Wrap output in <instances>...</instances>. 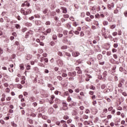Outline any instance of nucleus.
<instances>
[{
    "label": "nucleus",
    "instance_id": "34",
    "mask_svg": "<svg viewBox=\"0 0 127 127\" xmlns=\"http://www.w3.org/2000/svg\"><path fill=\"white\" fill-rule=\"evenodd\" d=\"M31 117H33V118H35V117H36V115H35L34 113H32L30 114Z\"/></svg>",
    "mask_w": 127,
    "mask_h": 127
},
{
    "label": "nucleus",
    "instance_id": "52",
    "mask_svg": "<svg viewBox=\"0 0 127 127\" xmlns=\"http://www.w3.org/2000/svg\"><path fill=\"white\" fill-rule=\"evenodd\" d=\"M71 101H72V98H71V97H68L67 101L71 102Z\"/></svg>",
    "mask_w": 127,
    "mask_h": 127
},
{
    "label": "nucleus",
    "instance_id": "44",
    "mask_svg": "<svg viewBox=\"0 0 127 127\" xmlns=\"http://www.w3.org/2000/svg\"><path fill=\"white\" fill-rule=\"evenodd\" d=\"M63 34H58V37L59 38H61V37H63Z\"/></svg>",
    "mask_w": 127,
    "mask_h": 127
},
{
    "label": "nucleus",
    "instance_id": "29",
    "mask_svg": "<svg viewBox=\"0 0 127 127\" xmlns=\"http://www.w3.org/2000/svg\"><path fill=\"white\" fill-rule=\"evenodd\" d=\"M111 54H112V52L111 51H108L106 53L107 56H110Z\"/></svg>",
    "mask_w": 127,
    "mask_h": 127
},
{
    "label": "nucleus",
    "instance_id": "39",
    "mask_svg": "<svg viewBox=\"0 0 127 127\" xmlns=\"http://www.w3.org/2000/svg\"><path fill=\"white\" fill-rule=\"evenodd\" d=\"M63 33L64 35H67V34H68V32L66 30H64Z\"/></svg>",
    "mask_w": 127,
    "mask_h": 127
},
{
    "label": "nucleus",
    "instance_id": "58",
    "mask_svg": "<svg viewBox=\"0 0 127 127\" xmlns=\"http://www.w3.org/2000/svg\"><path fill=\"white\" fill-rule=\"evenodd\" d=\"M32 105L34 107H36V106H37V103L36 102H34Z\"/></svg>",
    "mask_w": 127,
    "mask_h": 127
},
{
    "label": "nucleus",
    "instance_id": "56",
    "mask_svg": "<svg viewBox=\"0 0 127 127\" xmlns=\"http://www.w3.org/2000/svg\"><path fill=\"white\" fill-rule=\"evenodd\" d=\"M118 34V33L116 32H114L113 33L112 35H113V36H116V35H117Z\"/></svg>",
    "mask_w": 127,
    "mask_h": 127
},
{
    "label": "nucleus",
    "instance_id": "53",
    "mask_svg": "<svg viewBox=\"0 0 127 127\" xmlns=\"http://www.w3.org/2000/svg\"><path fill=\"white\" fill-rule=\"evenodd\" d=\"M101 88V89H105L106 88V85L105 84L102 85Z\"/></svg>",
    "mask_w": 127,
    "mask_h": 127
},
{
    "label": "nucleus",
    "instance_id": "16",
    "mask_svg": "<svg viewBox=\"0 0 127 127\" xmlns=\"http://www.w3.org/2000/svg\"><path fill=\"white\" fill-rule=\"evenodd\" d=\"M75 49L74 48V47H70V48H69V49H68V51L70 52H73V51H74V50Z\"/></svg>",
    "mask_w": 127,
    "mask_h": 127
},
{
    "label": "nucleus",
    "instance_id": "23",
    "mask_svg": "<svg viewBox=\"0 0 127 127\" xmlns=\"http://www.w3.org/2000/svg\"><path fill=\"white\" fill-rule=\"evenodd\" d=\"M67 48H68V47L67 46H63L62 47V49L64 50L67 49Z\"/></svg>",
    "mask_w": 127,
    "mask_h": 127
},
{
    "label": "nucleus",
    "instance_id": "30",
    "mask_svg": "<svg viewBox=\"0 0 127 127\" xmlns=\"http://www.w3.org/2000/svg\"><path fill=\"white\" fill-rule=\"evenodd\" d=\"M65 55H66V56H68V57H71V54L69 53L66 52Z\"/></svg>",
    "mask_w": 127,
    "mask_h": 127
},
{
    "label": "nucleus",
    "instance_id": "35",
    "mask_svg": "<svg viewBox=\"0 0 127 127\" xmlns=\"http://www.w3.org/2000/svg\"><path fill=\"white\" fill-rule=\"evenodd\" d=\"M35 17H36V18H40V15L38 14H35L34 15Z\"/></svg>",
    "mask_w": 127,
    "mask_h": 127
},
{
    "label": "nucleus",
    "instance_id": "15",
    "mask_svg": "<svg viewBox=\"0 0 127 127\" xmlns=\"http://www.w3.org/2000/svg\"><path fill=\"white\" fill-rule=\"evenodd\" d=\"M53 39L54 40H57V35H56V34H54L53 35Z\"/></svg>",
    "mask_w": 127,
    "mask_h": 127
},
{
    "label": "nucleus",
    "instance_id": "22",
    "mask_svg": "<svg viewBox=\"0 0 127 127\" xmlns=\"http://www.w3.org/2000/svg\"><path fill=\"white\" fill-rule=\"evenodd\" d=\"M11 126H12V127H17V125L15 124L13 122L11 123Z\"/></svg>",
    "mask_w": 127,
    "mask_h": 127
},
{
    "label": "nucleus",
    "instance_id": "28",
    "mask_svg": "<svg viewBox=\"0 0 127 127\" xmlns=\"http://www.w3.org/2000/svg\"><path fill=\"white\" fill-rule=\"evenodd\" d=\"M15 27L17 29H19V28H20V25H19V24H15Z\"/></svg>",
    "mask_w": 127,
    "mask_h": 127
},
{
    "label": "nucleus",
    "instance_id": "4",
    "mask_svg": "<svg viewBox=\"0 0 127 127\" xmlns=\"http://www.w3.org/2000/svg\"><path fill=\"white\" fill-rule=\"evenodd\" d=\"M57 63L59 66H62L63 65V61L61 60H58Z\"/></svg>",
    "mask_w": 127,
    "mask_h": 127
},
{
    "label": "nucleus",
    "instance_id": "63",
    "mask_svg": "<svg viewBox=\"0 0 127 127\" xmlns=\"http://www.w3.org/2000/svg\"><path fill=\"white\" fill-rule=\"evenodd\" d=\"M26 69H27V70H30V65H28L26 66Z\"/></svg>",
    "mask_w": 127,
    "mask_h": 127
},
{
    "label": "nucleus",
    "instance_id": "18",
    "mask_svg": "<svg viewBox=\"0 0 127 127\" xmlns=\"http://www.w3.org/2000/svg\"><path fill=\"white\" fill-rule=\"evenodd\" d=\"M20 70H24V65L23 64H20Z\"/></svg>",
    "mask_w": 127,
    "mask_h": 127
},
{
    "label": "nucleus",
    "instance_id": "21",
    "mask_svg": "<svg viewBox=\"0 0 127 127\" xmlns=\"http://www.w3.org/2000/svg\"><path fill=\"white\" fill-rule=\"evenodd\" d=\"M83 119H84V120H87V119H89V116L87 115H83Z\"/></svg>",
    "mask_w": 127,
    "mask_h": 127
},
{
    "label": "nucleus",
    "instance_id": "20",
    "mask_svg": "<svg viewBox=\"0 0 127 127\" xmlns=\"http://www.w3.org/2000/svg\"><path fill=\"white\" fill-rule=\"evenodd\" d=\"M102 56L101 54H99L97 56V58L99 60H101L102 59Z\"/></svg>",
    "mask_w": 127,
    "mask_h": 127
},
{
    "label": "nucleus",
    "instance_id": "59",
    "mask_svg": "<svg viewBox=\"0 0 127 127\" xmlns=\"http://www.w3.org/2000/svg\"><path fill=\"white\" fill-rule=\"evenodd\" d=\"M113 110V107H110L108 108V111L109 112H111V111Z\"/></svg>",
    "mask_w": 127,
    "mask_h": 127
},
{
    "label": "nucleus",
    "instance_id": "55",
    "mask_svg": "<svg viewBox=\"0 0 127 127\" xmlns=\"http://www.w3.org/2000/svg\"><path fill=\"white\" fill-rule=\"evenodd\" d=\"M64 120H68V119H69V117L68 116H64Z\"/></svg>",
    "mask_w": 127,
    "mask_h": 127
},
{
    "label": "nucleus",
    "instance_id": "10",
    "mask_svg": "<svg viewBox=\"0 0 127 127\" xmlns=\"http://www.w3.org/2000/svg\"><path fill=\"white\" fill-rule=\"evenodd\" d=\"M35 24L36 25H41V21L40 20H36L35 22Z\"/></svg>",
    "mask_w": 127,
    "mask_h": 127
},
{
    "label": "nucleus",
    "instance_id": "13",
    "mask_svg": "<svg viewBox=\"0 0 127 127\" xmlns=\"http://www.w3.org/2000/svg\"><path fill=\"white\" fill-rule=\"evenodd\" d=\"M36 100V99H35V97L33 96L31 97L30 98V101H31V102H34Z\"/></svg>",
    "mask_w": 127,
    "mask_h": 127
},
{
    "label": "nucleus",
    "instance_id": "54",
    "mask_svg": "<svg viewBox=\"0 0 127 127\" xmlns=\"http://www.w3.org/2000/svg\"><path fill=\"white\" fill-rule=\"evenodd\" d=\"M79 109L83 111V110H84L85 109V108L84 107V106H82L79 107Z\"/></svg>",
    "mask_w": 127,
    "mask_h": 127
},
{
    "label": "nucleus",
    "instance_id": "38",
    "mask_svg": "<svg viewBox=\"0 0 127 127\" xmlns=\"http://www.w3.org/2000/svg\"><path fill=\"white\" fill-rule=\"evenodd\" d=\"M64 97L65 96H68V95H69V92H68V91H65L64 94Z\"/></svg>",
    "mask_w": 127,
    "mask_h": 127
},
{
    "label": "nucleus",
    "instance_id": "50",
    "mask_svg": "<svg viewBox=\"0 0 127 127\" xmlns=\"http://www.w3.org/2000/svg\"><path fill=\"white\" fill-rule=\"evenodd\" d=\"M71 123H72V120L69 119L67 121V124H71Z\"/></svg>",
    "mask_w": 127,
    "mask_h": 127
},
{
    "label": "nucleus",
    "instance_id": "8",
    "mask_svg": "<svg viewBox=\"0 0 127 127\" xmlns=\"http://www.w3.org/2000/svg\"><path fill=\"white\" fill-rule=\"evenodd\" d=\"M30 4L27 1H25L24 3L22 4V6H29Z\"/></svg>",
    "mask_w": 127,
    "mask_h": 127
},
{
    "label": "nucleus",
    "instance_id": "64",
    "mask_svg": "<svg viewBox=\"0 0 127 127\" xmlns=\"http://www.w3.org/2000/svg\"><path fill=\"white\" fill-rule=\"evenodd\" d=\"M85 114H90V110H86L85 111Z\"/></svg>",
    "mask_w": 127,
    "mask_h": 127
},
{
    "label": "nucleus",
    "instance_id": "17",
    "mask_svg": "<svg viewBox=\"0 0 127 127\" xmlns=\"http://www.w3.org/2000/svg\"><path fill=\"white\" fill-rule=\"evenodd\" d=\"M31 58H32V56L29 55L27 56L26 59L27 60H30Z\"/></svg>",
    "mask_w": 127,
    "mask_h": 127
},
{
    "label": "nucleus",
    "instance_id": "45",
    "mask_svg": "<svg viewBox=\"0 0 127 127\" xmlns=\"http://www.w3.org/2000/svg\"><path fill=\"white\" fill-rule=\"evenodd\" d=\"M62 76V77H65L67 76V74L63 72Z\"/></svg>",
    "mask_w": 127,
    "mask_h": 127
},
{
    "label": "nucleus",
    "instance_id": "36",
    "mask_svg": "<svg viewBox=\"0 0 127 127\" xmlns=\"http://www.w3.org/2000/svg\"><path fill=\"white\" fill-rule=\"evenodd\" d=\"M0 123L1 125H4L5 124V122L2 120H0Z\"/></svg>",
    "mask_w": 127,
    "mask_h": 127
},
{
    "label": "nucleus",
    "instance_id": "32",
    "mask_svg": "<svg viewBox=\"0 0 127 127\" xmlns=\"http://www.w3.org/2000/svg\"><path fill=\"white\" fill-rule=\"evenodd\" d=\"M50 45L51 46H54V45H55V42L52 41L50 43Z\"/></svg>",
    "mask_w": 127,
    "mask_h": 127
},
{
    "label": "nucleus",
    "instance_id": "25",
    "mask_svg": "<svg viewBox=\"0 0 127 127\" xmlns=\"http://www.w3.org/2000/svg\"><path fill=\"white\" fill-rule=\"evenodd\" d=\"M103 24L104 25L106 26V25H108V24H109V22L107 21H104L103 22Z\"/></svg>",
    "mask_w": 127,
    "mask_h": 127
},
{
    "label": "nucleus",
    "instance_id": "40",
    "mask_svg": "<svg viewBox=\"0 0 127 127\" xmlns=\"http://www.w3.org/2000/svg\"><path fill=\"white\" fill-rule=\"evenodd\" d=\"M47 33H50L51 32V29L49 28L46 31Z\"/></svg>",
    "mask_w": 127,
    "mask_h": 127
},
{
    "label": "nucleus",
    "instance_id": "37",
    "mask_svg": "<svg viewBox=\"0 0 127 127\" xmlns=\"http://www.w3.org/2000/svg\"><path fill=\"white\" fill-rule=\"evenodd\" d=\"M72 73V77H75L76 76V71H73Z\"/></svg>",
    "mask_w": 127,
    "mask_h": 127
},
{
    "label": "nucleus",
    "instance_id": "3",
    "mask_svg": "<svg viewBox=\"0 0 127 127\" xmlns=\"http://www.w3.org/2000/svg\"><path fill=\"white\" fill-rule=\"evenodd\" d=\"M106 31V28H103V29L102 31V34L104 35L105 39L108 38V33H105V31Z\"/></svg>",
    "mask_w": 127,
    "mask_h": 127
},
{
    "label": "nucleus",
    "instance_id": "33",
    "mask_svg": "<svg viewBox=\"0 0 127 127\" xmlns=\"http://www.w3.org/2000/svg\"><path fill=\"white\" fill-rule=\"evenodd\" d=\"M47 11H48V10H47V9H45L43 10V13H44V14H45L46 13H47Z\"/></svg>",
    "mask_w": 127,
    "mask_h": 127
},
{
    "label": "nucleus",
    "instance_id": "57",
    "mask_svg": "<svg viewBox=\"0 0 127 127\" xmlns=\"http://www.w3.org/2000/svg\"><path fill=\"white\" fill-rule=\"evenodd\" d=\"M6 100L7 101H10V100H11V98L10 97H8L6 98Z\"/></svg>",
    "mask_w": 127,
    "mask_h": 127
},
{
    "label": "nucleus",
    "instance_id": "43",
    "mask_svg": "<svg viewBox=\"0 0 127 127\" xmlns=\"http://www.w3.org/2000/svg\"><path fill=\"white\" fill-rule=\"evenodd\" d=\"M90 89H91V90H95V89H96V87H95V86L91 85L90 87Z\"/></svg>",
    "mask_w": 127,
    "mask_h": 127
},
{
    "label": "nucleus",
    "instance_id": "31",
    "mask_svg": "<svg viewBox=\"0 0 127 127\" xmlns=\"http://www.w3.org/2000/svg\"><path fill=\"white\" fill-rule=\"evenodd\" d=\"M66 26L67 28H71V24H69V23H67L66 24Z\"/></svg>",
    "mask_w": 127,
    "mask_h": 127
},
{
    "label": "nucleus",
    "instance_id": "61",
    "mask_svg": "<svg viewBox=\"0 0 127 127\" xmlns=\"http://www.w3.org/2000/svg\"><path fill=\"white\" fill-rule=\"evenodd\" d=\"M49 103H50V104H53L54 103V101H53V100H52V99H51L50 100V101H49Z\"/></svg>",
    "mask_w": 127,
    "mask_h": 127
},
{
    "label": "nucleus",
    "instance_id": "26",
    "mask_svg": "<svg viewBox=\"0 0 127 127\" xmlns=\"http://www.w3.org/2000/svg\"><path fill=\"white\" fill-rule=\"evenodd\" d=\"M57 79H58V80H59L60 81H61L63 80V78H62L61 76H58Z\"/></svg>",
    "mask_w": 127,
    "mask_h": 127
},
{
    "label": "nucleus",
    "instance_id": "41",
    "mask_svg": "<svg viewBox=\"0 0 127 127\" xmlns=\"http://www.w3.org/2000/svg\"><path fill=\"white\" fill-rule=\"evenodd\" d=\"M5 92L6 93H9V92H10V90H9V88H7L5 89Z\"/></svg>",
    "mask_w": 127,
    "mask_h": 127
},
{
    "label": "nucleus",
    "instance_id": "51",
    "mask_svg": "<svg viewBox=\"0 0 127 127\" xmlns=\"http://www.w3.org/2000/svg\"><path fill=\"white\" fill-rule=\"evenodd\" d=\"M118 35H122V30H119L118 32Z\"/></svg>",
    "mask_w": 127,
    "mask_h": 127
},
{
    "label": "nucleus",
    "instance_id": "48",
    "mask_svg": "<svg viewBox=\"0 0 127 127\" xmlns=\"http://www.w3.org/2000/svg\"><path fill=\"white\" fill-rule=\"evenodd\" d=\"M4 42H5V43H8V42H9V40L6 39L4 40Z\"/></svg>",
    "mask_w": 127,
    "mask_h": 127
},
{
    "label": "nucleus",
    "instance_id": "2",
    "mask_svg": "<svg viewBox=\"0 0 127 127\" xmlns=\"http://www.w3.org/2000/svg\"><path fill=\"white\" fill-rule=\"evenodd\" d=\"M79 55H80L79 52H73L72 53V56H73V57H78Z\"/></svg>",
    "mask_w": 127,
    "mask_h": 127
},
{
    "label": "nucleus",
    "instance_id": "11",
    "mask_svg": "<svg viewBox=\"0 0 127 127\" xmlns=\"http://www.w3.org/2000/svg\"><path fill=\"white\" fill-rule=\"evenodd\" d=\"M73 33H74V31L73 30H71L69 32L68 34L69 35V38H71V37L73 36Z\"/></svg>",
    "mask_w": 127,
    "mask_h": 127
},
{
    "label": "nucleus",
    "instance_id": "47",
    "mask_svg": "<svg viewBox=\"0 0 127 127\" xmlns=\"http://www.w3.org/2000/svg\"><path fill=\"white\" fill-rule=\"evenodd\" d=\"M84 35H85V34H84V32H80V36H81V37H82L83 36H84Z\"/></svg>",
    "mask_w": 127,
    "mask_h": 127
},
{
    "label": "nucleus",
    "instance_id": "12",
    "mask_svg": "<svg viewBox=\"0 0 127 127\" xmlns=\"http://www.w3.org/2000/svg\"><path fill=\"white\" fill-rule=\"evenodd\" d=\"M62 9L63 10V13H67V8L65 7H62Z\"/></svg>",
    "mask_w": 127,
    "mask_h": 127
},
{
    "label": "nucleus",
    "instance_id": "27",
    "mask_svg": "<svg viewBox=\"0 0 127 127\" xmlns=\"http://www.w3.org/2000/svg\"><path fill=\"white\" fill-rule=\"evenodd\" d=\"M31 32V31H30L26 33V35L25 36V38H27V37H28V35H29V33H30Z\"/></svg>",
    "mask_w": 127,
    "mask_h": 127
},
{
    "label": "nucleus",
    "instance_id": "5",
    "mask_svg": "<svg viewBox=\"0 0 127 127\" xmlns=\"http://www.w3.org/2000/svg\"><path fill=\"white\" fill-rule=\"evenodd\" d=\"M18 50L20 52L23 51L24 50V47L23 46L18 47Z\"/></svg>",
    "mask_w": 127,
    "mask_h": 127
},
{
    "label": "nucleus",
    "instance_id": "6",
    "mask_svg": "<svg viewBox=\"0 0 127 127\" xmlns=\"http://www.w3.org/2000/svg\"><path fill=\"white\" fill-rule=\"evenodd\" d=\"M61 123L62 124H63V127H68V126H67V124H66V121H64V120H62Z\"/></svg>",
    "mask_w": 127,
    "mask_h": 127
},
{
    "label": "nucleus",
    "instance_id": "24",
    "mask_svg": "<svg viewBox=\"0 0 127 127\" xmlns=\"http://www.w3.org/2000/svg\"><path fill=\"white\" fill-rule=\"evenodd\" d=\"M84 125H85V126H87V125H88L89 126V125H90V122H89L88 121H85L84 122Z\"/></svg>",
    "mask_w": 127,
    "mask_h": 127
},
{
    "label": "nucleus",
    "instance_id": "42",
    "mask_svg": "<svg viewBox=\"0 0 127 127\" xmlns=\"http://www.w3.org/2000/svg\"><path fill=\"white\" fill-rule=\"evenodd\" d=\"M77 25H79V24H78V23L76 22H73V26H77Z\"/></svg>",
    "mask_w": 127,
    "mask_h": 127
},
{
    "label": "nucleus",
    "instance_id": "9",
    "mask_svg": "<svg viewBox=\"0 0 127 127\" xmlns=\"http://www.w3.org/2000/svg\"><path fill=\"white\" fill-rule=\"evenodd\" d=\"M54 111V109H53V108H50L48 110V113L49 114H52V113H53Z\"/></svg>",
    "mask_w": 127,
    "mask_h": 127
},
{
    "label": "nucleus",
    "instance_id": "46",
    "mask_svg": "<svg viewBox=\"0 0 127 127\" xmlns=\"http://www.w3.org/2000/svg\"><path fill=\"white\" fill-rule=\"evenodd\" d=\"M74 92H75V93H79V92H80V89H79L78 88L75 89L74 90Z\"/></svg>",
    "mask_w": 127,
    "mask_h": 127
},
{
    "label": "nucleus",
    "instance_id": "14",
    "mask_svg": "<svg viewBox=\"0 0 127 127\" xmlns=\"http://www.w3.org/2000/svg\"><path fill=\"white\" fill-rule=\"evenodd\" d=\"M116 24H113L110 25V28L111 29H115V28H116Z\"/></svg>",
    "mask_w": 127,
    "mask_h": 127
},
{
    "label": "nucleus",
    "instance_id": "1",
    "mask_svg": "<svg viewBox=\"0 0 127 127\" xmlns=\"http://www.w3.org/2000/svg\"><path fill=\"white\" fill-rule=\"evenodd\" d=\"M21 13H23L24 15H27V14L31 13V10L24 9L23 8H22L21 9Z\"/></svg>",
    "mask_w": 127,
    "mask_h": 127
},
{
    "label": "nucleus",
    "instance_id": "60",
    "mask_svg": "<svg viewBox=\"0 0 127 127\" xmlns=\"http://www.w3.org/2000/svg\"><path fill=\"white\" fill-rule=\"evenodd\" d=\"M44 62H45L46 63H48V59H47V58H45V59H44Z\"/></svg>",
    "mask_w": 127,
    "mask_h": 127
},
{
    "label": "nucleus",
    "instance_id": "62",
    "mask_svg": "<svg viewBox=\"0 0 127 127\" xmlns=\"http://www.w3.org/2000/svg\"><path fill=\"white\" fill-rule=\"evenodd\" d=\"M107 119H112V115H109L107 116Z\"/></svg>",
    "mask_w": 127,
    "mask_h": 127
},
{
    "label": "nucleus",
    "instance_id": "19",
    "mask_svg": "<svg viewBox=\"0 0 127 127\" xmlns=\"http://www.w3.org/2000/svg\"><path fill=\"white\" fill-rule=\"evenodd\" d=\"M76 70H77V74H81L82 71L79 69V67H76Z\"/></svg>",
    "mask_w": 127,
    "mask_h": 127
},
{
    "label": "nucleus",
    "instance_id": "49",
    "mask_svg": "<svg viewBox=\"0 0 127 127\" xmlns=\"http://www.w3.org/2000/svg\"><path fill=\"white\" fill-rule=\"evenodd\" d=\"M113 57L115 59H118V55L116 54L113 55Z\"/></svg>",
    "mask_w": 127,
    "mask_h": 127
},
{
    "label": "nucleus",
    "instance_id": "7",
    "mask_svg": "<svg viewBox=\"0 0 127 127\" xmlns=\"http://www.w3.org/2000/svg\"><path fill=\"white\" fill-rule=\"evenodd\" d=\"M92 113L93 114V115H96V114L98 113V110L96 108H93L92 110Z\"/></svg>",
    "mask_w": 127,
    "mask_h": 127
}]
</instances>
